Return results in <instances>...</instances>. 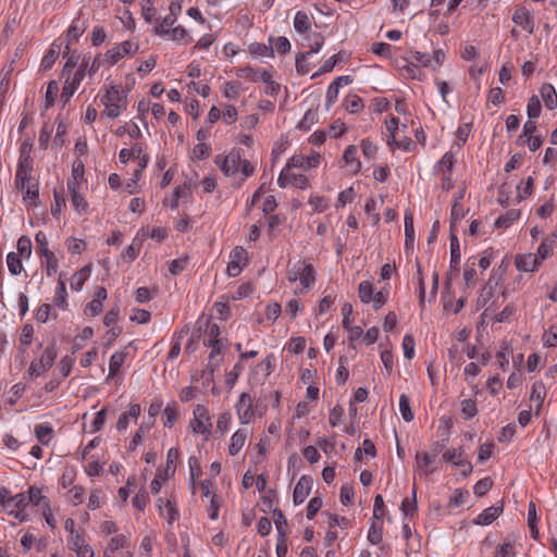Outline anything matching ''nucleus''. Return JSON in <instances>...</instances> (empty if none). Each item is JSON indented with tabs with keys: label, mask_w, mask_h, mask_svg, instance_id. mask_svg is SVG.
<instances>
[{
	"label": "nucleus",
	"mask_w": 557,
	"mask_h": 557,
	"mask_svg": "<svg viewBox=\"0 0 557 557\" xmlns=\"http://www.w3.org/2000/svg\"><path fill=\"white\" fill-rule=\"evenodd\" d=\"M34 163L27 169H21L17 164L15 173V186L23 191V201L27 207H37L39 200V184L32 177Z\"/></svg>",
	"instance_id": "f257e3e1"
},
{
	"label": "nucleus",
	"mask_w": 557,
	"mask_h": 557,
	"mask_svg": "<svg viewBox=\"0 0 557 557\" xmlns=\"http://www.w3.org/2000/svg\"><path fill=\"white\" fill-rule=\"evenodd\" d=\"M194 433L205 435L207 441L212 432V422L209 410L203 405H197L194 409V418L189 422Z\"/></svg>",
	"instance_id": "f03ea898"
},
{
	"label": "nucleus",
	"mask_w": 557,
	"mask_h": 557,
	"mask_svg": "<svg viewBox=\"0 0 557 557\" xmlns=\"http://www.w3.org/2000/svg\"><path fill=\"white\" fill-rule=\"evenodd\" d=\"M87 67H88V60H87V57H84L81 65L74 73L72 81L70 82V76H65L66 77L65 85L63 86V89L61 92V101L64 104L70 101L71 97L74 95V92L78 88L79 84L84 79Z\"/></svg>",
	"instance_id": "7ed1b4c3"
},
{
	"label": "nucleus",
	"mask_w": 557,
	"mask_h": 557,
	"mask_svg": "<svg viewBox=\"0 0 557 557\" xmlns=\"http://www.w3.org/2000/svg\"><path fill=\"white\" fill-rule=\"evenodd\" d=\"M55 358V347L53 345L48 346L39 360H34L30 362L27 373L29 376H39L41 373L48 371L53 366Z\"/></svg>",
	"instance_id": "20e7f679"
},
{
	"label": "nucleus",
	"mask_w": 557,
	"mask_h": 557,
	"mask_svg": "<svg viewBox=\"0 0 557 557\" xmlns=\"http://www.w3.org/2000/svg\"><path fill=\"white\" fill-rule=\"evenodd\" d=\"M138 49L139 46L137 44H134L131 40L123 41L115 45L104 53L103 62L108 63L109 65H113L125 55L135 54Z\"/></svg>",
	"instance_id": "39448f33"
},
{
	"label": "nucleus",
	"mask_w": 557,
	"mask_h": 557,
	"mask_svg": "<svg viewBox=\"0 0 557 557\" xmlns=\"http://www.w3.org/2000/svg\"><path fill=\"white\" fill-rule=\"evenodd\" d=\"M240 424H249L255 419L253 399L249 393H242L235 405Z\"/></svg>",
	"instance_id": "423d86ee"
},
{
	"label": "nucleus",
	"mask_w": 557,
	"mask_h": 557,
	"mask_svg": "<svg viewBox=\"0 0 557 557\" xmlns=\"http://www.w3.org/2000/svg\"><path fill=\"white\" fill-rule=\"evenodd\" d=\"M214 162L220 166L225 176H232L239 172L242 157L239 151L233 150L225 158H222L220 154L216 156Z\"/></svg>",
	"instance_id": "0eeeda50"
},
{
	"label": "nucleus",
	"mask_w": 557,
	"mask_h": 557,
	"mask_svg": "<svg viewBox=\"0 0 557 557\" xmlns=\"http://www.w3.org/2000/svg\"><path fill=\"white\" fill-rule=\"evenodd\" d=\"M220 327L215 323H210V321H207V329H206V335L203 338L205 346H208L211 348V352L209 355L210 360H214L216 356L220 355L221 348H220Z\"/></svg>",
	"instance_id": "6e6552de"
},
{
	"label": "nucleus",
	"mask_w": 557,
	"mask_h": 557,
	"mask_svg": "<svg viewBox=\"0 0 557 557\" xmlns=\"http://www.w3.org/2000/svg\"><path fill=\"white\" fill-rule=\"evenodd\" d=\"M231 261L227 264V274L230 276H237L240 274L243 270V264L248 260V252L242 246H236L231 255Z\"/></svg>",
	"instance_id": "1a4fd4ad"
},
{
	"label": "nucleus",
	"mask_w": 557,
	"mask_h": 557,
	"mask_svg": "<svg viewBox=\"0 0 557 557\" xmlns=\"http://www.w3.org/2000/svg\"><path fill=\"white\" fill-rule=\"evenodd\" d=\"M512 22L520 26L523 30L529 34L534 33V17L530 10L523 5H519L515 9L512 14Z\"/></svg>",
	"instance_id": "9d476101"
},
{
	"label": "nucleus",
	"mask_w": 557,
	"mask_h": 557,
	"mask_svg": "<svg viewBox=\"0 0 557 557\" xmlns=\"http://www.w3.org/2000/svg\"><path fill=\"white\" fill-rule=\"evenodd\" d=\"M443 458L446 462H451L461 470V474L466 478L472 472V465L470 461L463 458L462 450H447L443 454Z\"/></svg>",
	"instance_id": "9b49d317"
},
{
	"label": "nucleus",
	"mask_w": 557,
	"mask_h": 557,
	"mask_svg": "<svg viewBox=\"0 0 557 557\" xmlns=\"http://www.w3.org/2000/svg\"><path fill=\"white\" fill-rule=\"evenodd\" d=\"M312 479L308 475L300 476L299 481L297 482L294 493H293V500L295 505H300L305 502V499L309 496L311 488H312Z\"/></svg>",
	"instance_id": "f8f14e48"
},
{
	"label": "nucleus",
	"mask_w": 557,
	"mask_h": 557,
	"mask_svg": "<svg viewBox=\"0 0 557 557\" xmlns=\"http://www.w3.org/2000/svg\"><path fill=\"white\" fill-rule=\"evenodd\" d=\"M503 510V504L491 506L484 509L480 515H478L473 523L478 525H488L499 517Z\"/></svg>",
	"instance_id": "ddd939ff"
},
{
	"label": "nucleus",
	"mask_w": 557,
	"mask_h": 557,
	"mask_svg": "<svg viewBox=\"0 0 557 557\" xmlns=\"http://www.w3.org/2000/svg\"><path fill=\"white\" fill-rule=\"evenodd\" d=\"M357 147L354 145L348 146L343 154L344 165L349 168L351 174H357L361 169V162L357 158Z\"/></svg>",
	"instance_id": "4468645a"
},
{
	"label": "nucleus",
	"mask_w": 557,
	"mask_h": 557,
	"mask_svg": "<svg viewBox=\"0 0 557 557\" xmlns=\"http://www.w3.org/2000/svg\"><path fill=\"white\" fill-rule=\"evenodd\" d=\"M515 263L519 271L533 272L539 268L541 261L535 255L528 253L517 256Z\"/></svg>",
	"instance_id": "2eb2a0df"
},
{
	"label": "nucleus",
	"mask_w": 557,
	"mask_h": 557,
	"mask_svg": "<svg viewBox=\"0 0 557 557\" xmlns=\"http://www.w3.org/2000/svg\"><path fill=\"white\" fill-rule=\"evenodd\" d=\"M324 40L325 38L321 33L313 32L307 34L304 37L302 46L309 48V50L306 51L305 53H308V55L312 53H318L323 47Z\"/></svg>",
	"instance_id": "dca6fc26"
},
{
	"label": "nucleus",
	"mask_w": 557,
	"mask_h": 557,
	"mask_svg": "<svg viewBox=\"0 0 557 557\" xmlns=\"http://www.w3.org/2000/svg\"><path fill=\"white\" fill-rule=\"evenodd\" d=\"M248 435L249 432L247 429H239L232 435L231 443L228 445V454L231 456H236L240 451L248 438Z\"/></svg>",
	"instance_id": "f3484780"
},
{
	"label": "nucleus",
	"mask_w": 557,
	"mask_h": 557,
	"mask_svg": "<svg viewBox=\"0 0 557 557\" xmlns=\"http://www.w3.org/2000/svg\"><path fill=\"white\" fill-rule=\"evenodd\" d=\"M299 281L302 286V290H309L315 282V271L311 263H302L300 268Z\"/></svg>",
	"instance_id": "a211bd4d"
},
{
	"label": "nucleus",
	"mask_w": 557,
	"mask_h": 557,
	"mask_svg": "<svg viewBox=\"0 0 557 557\" xmlns=\"http://www.w3.org/2000/svg\"><path fill=\"white\" fill-rule=\"evenodd\" d=\"M34 433L36 438L42 445H48L54 435L53 428L50 423H39L35 425Z\"/></svg>",
	"instance_id": "6ab92c4d"
},
{
	"label": "nucleus",
	"mask_w": 557,
	"mask_h": 557,
	"mask_svg": "<svg viewBox=\"0 0 557 557\" xmlns=\"http://www.w3.org/2000/svg\"><path fill=\"white\" fill-rule=\"evenodd\" d=\"M541 96L548 110H553L557 107V92L553 85L543 84L541 87Z\"/></svg>",
	"instance_id": "aec40b11"
},
{
	"label": "nucleus",
	"mask_w": 557,
	"mask_h": 557,
	"mask_svg": "<svg viewBox=\"0 0 557 557\" xmlns=\"http://www.w3.org/2000/svg\"><path fill=\"white\" fill-rule=\"evenodd\" d=\"M33 149V141L30 139H26L22 143L20 147V157L17 164H21V169H27L29 163H34V160L30 156Z\"/></svg>",
	"instance_id": "412c9836"
},
{
	"label": "nucleus",
	"mask_w": 557,
	"mask_h": 557,
	"mask_svg": "<svg viewBox=\"0 0 557 557\" xmlns=\"http://www.w3.org/2000/svg\"><path fill=\"white\" fill-rule=\"evenodd\" d=\"M405 247L406 249L413 248L414 244V227H413V215L411 212L405 213Z\"/></svg>",
	"instance_id": "4be33fe9"
},
{
	"label": "nucleus",
	"mask_w": 557,
	"mask_h": 557,
	"mask_svg": "<svg viewBox=\"0 0 557 557\" xmlns=\"http://www.w3.org/2000/svg\"><path fill=\"white\" fill-rule=\"evenodd\" d=\"M273 520L278 537H288V523L281 509H273Z\"/></svg>",
	"instance_id": "5701e85b"
},
{
	"label": "nucleus",
	"mask_w": 557,
	"mask_h": 557,
	"mask_svg": "<svg viewBox=\"0 0 557 557\" xmlns=\"http://www.w3.org/2000/svg\"><path fill=\"white\" fill-rule=\"evenodd\" d=\"M460 258L461 255L458 237L455 233H450V270L458 271Z\"/></svg>",
	"instance_id": "b1692460"
},
{
	"label": "nucleus",
	"mask_w": 557,
	"mask_h": 557,
	"mask_svg": "<svg viewBox=\"0 0 557 557\" xmlns=\"http://www.w3.org/2000/svg\"><path fill=\"white\" fill-rule=\"evenodd\" d=\"M66 296H67V293H66L65 282L63 278V273H60L59 280H58V285L55 288L54 301H55L57 307L60 308L61 310H64L67 306Z\"/></svg>",
	"instance_id": "393cba45"
},
{
	"label": "nucleus",
	"mask_w": 557,
	"mask_h": 557,
	"mask_svg": "<svg viewBox=\"0 0 557 557\" xmlns=\"http://www.w3.org/2000/svg\"><path fill=\"white\" fill-rule=\"evenodd\" d=\"M90 272L91 270L89 267H84L75 272L71 278V288L76 292L81 290L85 281L89 277Z\"/></svg>",
	"instance_id": "a878e982"
},
{
	"label": "nucleus",
	"mask_w": 557,
	"mask_h": 557,
	"mask_svg": "<svg viewBox=\"0 0 557 557\" xmlns=\"http://www.w3.org/2000/svg\"><path fill=\"white\" fill-rule=\"evenodd\" d=\"M374 286L370 281H362L358 287V296L363 304H369L374 298Z\"/></svg>",
	"instance_id": "bb28decb"
},
{
	"label": "nucleus",
	"mask_w": 557,
	"mask_h": 557,
	"mask_svg": "<svg viewBox=\"0 0 557 557\" xmlns=\"http://www.w3.org/2000/svg\"><path fill=\"white\" fill-rule=\"evenodd\" d=\"M343 106L352 114L359 112L364 107L362 99L356 94L347 95Z\"/></svg>",
	"instance_id": "cd10ccee"
},
{
	"label": "nucleus",
	"mask_w": 557,
	"mask_h": 557,
	"mask_svg": "<svg viewBox=\"0 0 557 557\" xmlns=\"http://www.w3.org/2000/svg\"><path fill=\"white\" fill-rule=\"evenodd\" d=\"M126 352L116 351L114 352L109 362V376H115L119 372L123 363L125 362Z\"/></svg>",
	"instance_id": "c85d7f7f"
},
{
	"label": "nucleus",
	"mask_w": 557,
	"mask_h": 557,
	"mask_svg": "<svg viewBox=\"0 0 557 557\" xmlns=\"http://www.w3.org/2000/svg\"><path fill=\"white\" fill-rule=\"evenodd\" d=\"M520 216V210L517 209H510L508 210L504 215H500L495 221V227H508L512 224L516 220H518Z\"/></svg>",
	"instance_id": "c756f323"
},
{
	"label": "nucleus",
	"mask_w": 557,
	"mask_h": 557,
	"mask_svg": "<svg viewBox=\"0 0 557 557\" xmlns=\"http://www.w3.org/2000/svg\"><path fill=\"white\" fill-rule=\"evenodd\" d=\"M248 50L253 55L270 58L274 57V48L272 47V45L268 46L261 42H252L249 45Z\"/></svg>",
	"instance_id": "7c9ffc66"
},
{
	"label": "nucleus",
	"mask_w": 557,
	"mask_h": 557,
	"mask_svg": "<svg viewBox=\"0 0 557 557\" xmlns=\"http://www.w3.org/2000/svg\"><path fill=\"white\" fill-rule=\"evenodd\" d=\"M310 20L306 12L298 11L294 17V27L300 34H306L310 29Z\"/></svg>",
	"instance_id": "2f4dec72"
},
{
	"label": "nucleus",
	"mask_w": 557,
	"mask_h": 557,
	"mask_svg": "<svg viewBox=\"0 0 557 557\" xmlns=\"http://www.w3.org/2000/svg\"><path fill=\"white\" fill-rule=\"evenodd\" d=\"M555 246V238L554 237H546L542 240L537 248L536 257L542 262L547 257H549L553 252Z\"/></svg>",
	"instance_id": "473e14b6"
},
{
	"label": "nucleus",
	"mask_w": 557,
	"mask_h": 557,
	"mask_svg": "<svg viewBox=\"0 0 557 557\" xmlns=\"http://www.w3.org/2000/svg\"><path fill=\"white\" fill-rule=\"evenodd\" d=\"M318 122V109H309L304 117L298 122L297 128L304 132L310 129V127Z\"/></svg>",
	"instance_id": "72a5a7b5"
},
{
	"label": "nucleus",
	"mask_w": 557,
	"mask_h": 557,
	"mask_svg": "<svg viewBox=\"0 0 557 557\" xmlns=\"http://www.w3.org/2000/svg\"><path fill=\"white\" fill-rule=\"evenodd\" d=\"M129 544V539L124 534H119L113 536L110 540V543L108 544L106 548V553L113 555L117 549L127 547Z\"/></svg>",
	"instance_id": "f704fd0d"
},
{
	"label": "nucleus",
	"mask_w": 557,
	"mask_h": 557,
	"mask_svg": "<svg viewBox=\"0 0 557 557\" xmlns=\"http://www.w3.org/2000/svg\"><path fill=\"white\" fill-rule=\"evenodd\" d=\"M400 509H401L403 513L406 517H412L417 512L418 505H417V491H416V487L412 488V497L411 498H405L401 502Z\"/></svg>",
	"instance_id": "c9c22d12"
},
{
	"label": "nucleus",
	"mask_w": 557,
	"mask_h": 557,
	"mask_svg": "<svg viewBox=\"0 0 557 557\" xmlns=\"http://www.w3.org/2000/svg\"><path fill=\"white\" fill-rule=\"evenodd\" d=\"M22 257L15 252H9L7 256V264L12 275H18L23 271Z\"/></svg>",
	"instance_id": "e433bc0d"
},
{
	"label": "nucleus",
	"mask_w": 557,
	"mask_h": 557,
	"mask_svg": "<svg viewBox=\"0 0 557 557\" xmlns=\"http://www.w3.org/2000/svg\"><path fill=\"white\" fill-rule=\"evenodd\" d=\"M399 410L406 422H411L413 420L414 416L410 408V399L406 394H401L399 396Z\"/></svg>",
	"instance_id": "4c0bfd02"
},
{
	"label": "nucleus",
	"mask_w": 557,
	"mask_h": 557,
	"mask_svg": "<svg viewBox=\"0 0 557 557\" xmlns=\"http://www.w3.org/2000/svg\"><path fill=\"white\" fill-rule=\"evenodd\" d=\"M41 261L46 262V272L48 276H52L57 273L59 269V260L55 257L53 251L48 252L47 255H42L39 257Z\"/></svg>",
	"instance_id": "58836bf2"
},
{
	"label": "nucleus",
	"mask_w": 557,
	"mask_h": 557,
	"mask_svg": "<svg viewBox=\"0 0 557 557\" xmlns=\"http://www.w3.org/2000/svg\"><path fill=\"white\" fill-rule=\"evenodd\" d=\"M417 466L420 469H424L426 473H432L434 469H429L430 466L434 462V455L430 453H418L416 455Z\"/></svg>",
	"instance_id": "ea45409f"
},
{
	"label": "nucleus",
	"mask_w": 557,
	"mask_h": 557,
	"mask_svg": "<svg viewBox=\"0 0 557 557\" xmlns=\"http://www.w3.org/2000/svg\"><path fill=\"white\" fill-rule=\"evenodd\" d=\"M32 248H33V245H32V240L28 236L26 235H23L18 238L17 240V251H18V256L22 257V258H30L32 256Z\"/></svg>",
	"instance_id": "a19ab883"
},
{
	"label": "nucleus",
	"mask_w": 557,
	"mask_h": 557,
	"mask_svg": "<svg viewBox=\"0 0 557 557\" xmlns=\"http://www.w3.org/2000/svg\"><path fill=\"white\" fill-rule=\"evenodd\" d=\"M59 92V85L55 81L48 83L46 97H45V109H49L55 102V97Z\"/></svg>",
	"instance_id": "79ce46f5"
},
{
	"label": "nucleus",
	"mask_w": 557,
	"mask_h": 557,
	"mask_svg": "<svg viewBox=\"0 0 557 557\" xmlns=\"http://www.w3.org/2000/svg\"><path fill=\"white\" fill-rule=\"evenodd\" d=\"M123 99L122 91L115 85H111L107 89L106 95L101 98L102 103H119Z\"/></svg>",
	"instance_id": "37998d69"
},
{
	"label": "nucleus",
	"mask_w": 557,
	"mask_h": 557,
	"mask_svg": "<svg viewBox=\"0 0 557 557\" xmlns=\"http://www.w3.org/2000/svg\"><path fill=\"white\" fill-rule=\"evenodd\" d=\"M187 333V331L185 332L184 330L180 331L178 333H176L174 335V342L172 343V346L170 348V351L168 354V359L169 360H174L178 357L180 352H181V345H182V341H183V337L184 335Z\"/></svg>",
	"instance_id": "c03bdc74"
},
{
	"label": "nucleus",
	"mask_w": 557,
	"mask_h": 557,
	"mask_svg": "<svg viewBox=\"0 0 557 557\" xmlns=\"http://www.w3.org/2000/svg\"><path fill=\"white\" fill-rule=\"evenodd\" d=\"M463 215H465L463 207L459 202V199H456L451 207V212H450V233H455L454 232L455 224L458 221H460L463 218Z\"/></svg>",
	"instance_id": "a18cd8bd"
},
{
	"label": "nucleus",
	"mask_w": 557,
	"mask_h": 557,
	"mask_svg": "<svg viewBox=\"0 0 557 557\" xmlns=\"http://www.w3.org/2000/svg\"><path fill=\"white\" fill-rule=\"evenodd\" d=\"M165 420L163 422L165 428H172L173 424L176 422L178 412H177V406L175 403L172 405H168L163 412Z\"/></svg>",
	"instance_id": "49530a36"
},
{
	"label": "nucleus",
	"mask_w": 557,
	"mask_h": 557,
	"mask_svg": "<svg viewBox=\"0 0 557 557\" xmlns=\"http://www.w3.org/2000/svg\"><path fill=\"white\" fill-rule=\"evenodd\" d=\"M523 183L519 184L517 186V198L519 200H523L525 199L527 197H529L530 195H532L533 193V185H534V180L532 176H529L524 183V185L522 186Z\"/></svg>",
	"instance_id": "de8ad7c7"
},
{
	"label": "nucleus",
	"mask_w": 557,
	"mask_h": 557,
	"mask_svg": "<svg viewBox=\"0 0 557 557\" xmlns=\"http://www.w3.org/2000/svg\"><path fill=\"white\" fill-rule=\"evenodd\" d=\"M189 262V257L184 256L182 258L172 260L169 265V271L172 275L181 274L187 267Z\"/></svg>",
	"instance_id": "09e8293b"
},
{
	"label": "nucleus",
	"mask_w": 557,
	"mask_h": 557,
	"mask_svg": "<svg viewBox=\"0 0 557 557\" xmlns=\"http://www.w3.org/2000/svg\"><path fill=\"white\" fill-rule=\"evenodd\" d=\"M54 203L51 206V214L54 218H59L63 209L65 208V199L55 188L53 189Z\"/></svg>",
	"instance_id": "8fccbe9b"
},
{
	"label": "nucleus",
	"mask_w": 557,
	"mask_h": 557,
	"mask_svg": "<svg viewBox=\"0 0 557 557\" xmlns=\"http://www.w3.org/2000/svg\"><path fill=\"white\" fill-rule=\"evenodd\" d=\"M244 370V364L242 361H238L234 368L226 373L225 375V383L226 385L230 387V388H233V386L235 385L238 376L240 375V373L243 372Z\"/></svg>",
	"instance_id": "3c124183"
},
{
	"label": "nucleus",
	"mask_w": 557,
	"mask_h": 557,
	"mask_svg": "<svg viewBox=\"0 0 557 557\" xmlns=\"http://www.w3.org/2000/svg\"><path fill=\"white\" fill-rule=\"evenodd\" d=\"M157 33L160 35L171 36V38L175 41H183L187 37V32L183 26H177L172 29H162L160 32L157 30Z\"/></svg>",
	"instance_id": "603ef678"
},
{
	"label": "nucleus",
	"mask_w": 557,
	"mask_h": 557,
	"mask_svg": "<svg viewBox=\"0 0 557 557\" xmlns=\"http://www.w3.org/2000/svg\"><path fill=\"white\" fill-rule=\"evenodd\" d=\"M58 57H59V51H57L54 49V47L52 46L47 51V53L44 55V58L41 60V63H40V69L44 70V71H47V70L51 69L52 65L55 63Z\"/></svg>",
	"instance_id": "864d4df0"
},
{
	"label": "nucleus",
	"mask_w": 557,
	"mask_h": 557,
	"mask_svg": "<svg viewBox=\"0 0 557 557\" xmlns=\"http://www.w3.org/2000/svg\"><path fill=\"white\" fill-rule=\"evenodd\" d=\"M541 102L537 96H532L529 99L528 106H527V113L529 119H536L541 114Z\"/></svg>",
	"instance_id": "5fc2aeb1"
},
{
	"label": "nucleus",
	"mask_w": 557,
	"mask_h": 557,
	"mask_svg": "<svg viewBox=\"0 0 557 557\" xmlns=\"http://www.w3.org/2000/svg\"><path fill=\"white\" fill-rule=\"evenodd\" d=\"M180 457V451L177 448H170L166 454V469H165V475H169L171 473L172 475L175 472V462Z\"/></svg>",
	"instance_id": "6e6d98bb"
},
{
	"label": "nucleus",
	"mask_w": 557,
	"mask_h": 557,
	"mask_svg": "<svg viewBox=\"0 0 557 557\" xmlns=\"http://www.w3.org/2000/svg\"><path fill=\"white\" fill-rule=\"evenodd\" d=\"M460 406L465 419H471L478 413L476 403L473 399H463Z\"/></svg>",
	"instance_id": "4d7b16f0"
},
{
	"label": "nucleus",
	"mask_w": 557,
	"mask_h": 557,
	"mask_svg": "<svg viewBox=\"0 0 557 557\" xmlns=\"http://www.w3.org/2000/svg\"><path fill=\"white\" fill-rule=\"evenodd\" d=\"M493 486V481L491 478L486 476L480 481H478L473 487V492L478 497L484 496Z\"/></svg>",
	"instance_id": "13d9d810"
},
{
	"label": "nucleus",
	"mask_w": 557,
	"mask_h": 557,
	"mask_svg": "<svg viewBox=\"0 0 557 557\" xmlns=\"http://www.w3.org/2000/svg\"><path fill=\"white\" fill-rule=\"evenodd\" d=\"M35 242L37 247V253L39 255V257L42 255H47L48 252L51 251L48 247V238L44 232L39 231L35 235Z\"/></svg>",
	"instance_id": "bf43d9fd"
},
{
	"label": "nucleus",
	"mask_w": 557,
	"mask_h": 557,
	"mask_svg": "<svg viewBox=\"0 0 557 557\" xmlns=\"http://www.w3.org/2000/svg\"><path fill=\"white\" fill-rule=\"evenodd\" d=\"M455 159L451 152H446L437 163V168L443 174H450Z\"/></svg>",
	"instance_id": "052dcab7"
},
{
	"label": "nucleus",
	"mask_w": 557,
	"mask_h": 557,
	"mask_svg": "<svg viewBox=\"0 0 557 557\" xmlns=\"http://www.w3.org/2000/svg\"><path fill=\"white\" fill-rule=\"evenodd\" d=\"M308 53L299 52L296 55V71L299 75H306L310 72V66L308 63Z\"/></svg>",
	"instance_id": "680f3d73"
},
{
	"label": "nucleus",
	"mask_w": 557,
	"mask_h": 557,
	"mask_svg": "<svg viewBox=\"0 0 557 557\" xmlns=\"http://www.w3.org/2000/svg\"><path fill=\"white\" fill-rule=\"evenodd\" d=\"M28 502H30L35 506L45 507V500H49L46 496L41 494V491L37 487L32 486L28 491Z\"/></svg>",
	"instance_id": "e2e57ef3"
},
{
	"label": "nucleus",
	"mask_w": 557,
	"mask_h": 557,
	"mask_svg": "<svg viewBox=\"0 0 557 557\" xmlns=\"http://www.w3.org/2000/svg\"><path fill=\"white\" fill-rule=\"evenodd\" d=\"M414 338L411 334H406L403 338L404 356L407 359H412L414 356Z\"/></svg>",
	"instance_id": "0e129e2a"
},
{
	"label": "nucleus",
	"mask_w": 557,
	"mask_h": 557,
	"mask_svg": "<svg viewBox=\"0 0 557 557\" xmlns=\"http://www.w3.org/2000/svg\"><path fill=\"white\" fill-rule=\"evenodd\" d=\"M354 496L355 491L352 486L345 484L341 487L339 499L344 506L352 505Z\"/></svg>",
	"instance_id": "69168bd1"
},
{
	"label": "nucleus",
	"mask_w": 557,
	"mask_h": 557,
	"mask_svg": "<svg viewBox=\"0 0 557 557\" xmlns=\"http://www.w3.org/2000/svg\"><path fill=\"white\" fill-rule=\"evenodd\" d=\"M305 347H306V338L302 336H298V337H293L289 341V343L287 345V350L289 352L298 355L304 351Z\"/></svg>",
	"instance_id": "338daca9"
},
{
	"label": "nucleus",
	"mask_w": 557,
	"mask_h": 557,
	"mask_svg": "<svg viewBox=\"0 0 557 557\" xmlns=\"http://www.w3.org/2000/svg\"><path fill=\"white\" fill-rule=\"evenodd\" d=\"M543 343L546 347L557 346V326H550L543 335Z\"/></svg>",
	"instance_id": "774afa93"
}]
</instances>
